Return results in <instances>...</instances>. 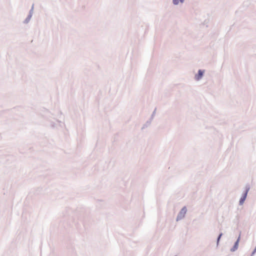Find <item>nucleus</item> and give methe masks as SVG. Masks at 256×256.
<instances>
[{
    "mask_svg": "<svg viewBox=\"0 0 256 256\" xmlns=\"http://www.w3.org/2000/svg\"><path fill=\"white\" fill-rule=\"evenodd\" d=\"M202 75H203V72L201 70H199L198 74L196 76V80H199L202 77Z\"/></svg>",
    "mask_w": 256,
    "mask_h": 256,
    "instance_id": "f257e3e1",
    "label": "nucleus"
},
{
    "mask_svg": "<svg viewBox=\"0 0 256 256\" xmlns=\"http://www.w3.org/2000/svg\"><path fill=\"white\" fill-rule=\"evenodd\" d=\"M246 194H247V192H246L244 194V196L240 198V204H242L244 201L245 200H246Z\"/></svg>",
    "mask_w": 256,
    "mask_h": 256,
    "instance_id": "f03ea898",
    "label": "nucleus"
},
{
    "mask_svg": "<svg viewBox=\"0 0 256 256\" xmlns=\"http://www.w3.org/2000/svg\"><path fill=\"white\" fill-rule=\"evenodd\" d=\"M184 0H173V2L174 4H178L180 2L182 3L183 2Z\"/></svg>",
    "mask_w": 256,
    "mask_h": 256,
    "instance_id": "7ed1b4c3",
    "label": "nucleus"
},
{
    "mask_svg": "<svg viewBox=\"0 0 256 256\" xmlns=\"http://www.w3.org/2000/svg\"><path fill=\"white\" fill-rule=\"evenodd\" d=\"M182 212H184V213H186V208H183L182 210Z\"/></svg>",
    "mask_w": 256,
    "mask_h": 256,
    "instance_id": "20e7f679",
    "label": "nucleus"
},
{
    "mask_svg": "<svg viewBox=\"0 0 256 256\" xmlns=\"http://www.w3.org/2000/svg\"><path fill=\"white\" fill-rule=\"evenodd\" d=\"M256 252V248H255V249L254 250V252H252V256L254 255L255 254Z\"/></svg>",
    "mask_w": 256,
    "mask_h": 256,
    "instance_id": "39448f33",
    "label": "nucleus"
},
{
    "mask_svg": "<svg viewBox=\"0 0 256 256\" xmlns=\"http://www.w3.org/2000/svg\"><path fill=\"white\" fill-rule=\"evenodd\" d=\"M222 235V234H220V236H218V240H220V237H221Z\"/></svg>",
    "mask_w": 256,
    "mask_h": 256,
    "instance_id": "423d86ee",
    "label": "nucleus"
},
{
    "mask_svg": "<svg viewBox=\"0 0 256 256\" xmlns=\"http://www.w3.org/2000/svg\"><path fill=\"white\" fill-rule=\"evenodd\" d=\"M238 240H237V242H236V245L238 244Z\"/></svg>",
    "mask_w": 256,
    "mask_h": 256,
    "instance_id": "0eeeda50",
    "label": "nucleus"
}]
</instances>
